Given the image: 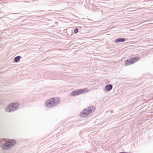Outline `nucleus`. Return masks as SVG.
Here are the masks:
<instances>
[{"mask_svg":"<svg viewBox=\"0 0 153 153\" xmlns=\"http://www.w3.org/2000/svg\"><path fill=\"white\" fill-rule=\"evenodd\" d=\"M60 101L59 98L58 97L51 98L46 102L45 105L47 107H51L57 104Z\"/></svg>","mask_w":153,"mask_h":153,"instance_id":"1","label":"nucleus"},{"mask_svg":"<svg viewBox=\"0 0 153 153\" xmlns=\"http://www.w3.org/2000/svg\"><path fill=\"white\" fill-rule=\"evenodd\" d=\"M95 107L93 106H91L87 108H85L82 111L81 113L80 116L82 117H86L93 112L95 110Z\"/></svg>","mask_w":153,"mask_h":153,"instance_id":"2","label":"nucleus"},{"mask_svg":"<svg viewBox=\"0 0 153 153\" xmlns=\"http://www.w3.org/2000/svg\"><path fill=\"white\" fill-rule=\"evenodd\" d=\"M15 143L14 141L12 140H9L7 141L6 144H4L2 146L3 149L5 150L10 149Z\"/></svg>","mask_w":153,"mask_h":153,"instance_id":"3","label":"nucleus"},{"mask_svg":"<svg viewBox=\"0 0 153 153\" xmlns=\"http://www.w3.org/2000/svg\"><path fill=\"white\" fill-rule=\"evenodd\" d=\"M88 90L87 88L80 89L74 91L72 92L71 95L72 96H75L78 95L83 94L88 92Z\"/></svg>","mask_w":153,"mask_h":153,"instance_id":"4","label":"nucleus"},{"mask_svg":"<svg viewBox=\"0 0 153 153\" xmlns=\"http://www.w3.org/2000/svg\"><path fill=\"white\" fill-rule=\"evenodd\" d=\"M140 59V58L138 57H133L130 59H127L125 61V63L126 65H128L129 64H133Z\"/></svg>","mask_w":153,"mask_h":153,"instance_id":"5","label":"nucleus"},{"mask_svg":"<svg viewBox=\"0 0 153 153\" xmlns=\"http://www.w3.org/2000/svg\"><path fill=\"white\" fill-rule=\"evenodd\" d=\"M11 105V109L13 111L15 110L18 106V104L16 102H14L10 104Z\"/></svg>","mask_w":153,"mask_h":153,"instance_id":"6","label":"nucleus"},{"mask_svg":"<svg viewBox=\"0 0 153 153\" xmlns=\"http://www.w3.org/2000/svg\"><path fill=\"white\" fill-rule=\"evenodd\" d=\"M112 88V86L111 85H107L105 87V90L108 91H110Z\"/></svg>","mask_w":153,"mask_h":153,"instance_id":"7","label":"nucleus"},{"mask_svg":"<svg viewBox=\"0 0 153 153\" xmlns=\"http://www.w3.org/2000/svg\"><path fill=\"white\" fill-rule=\"evenodd\" d=\"M125 40L124 39L120 38L117 39L116 40L115 42L116 43H118L120 42H124L125 41Z\"/></svg>","mask_w":153,"mask_h":153,"instance_id":"8","label":"nucleus"},{"mask_svg":"<svg viewBox=\"0 0 153 153\" xmlns=\"http://www.w3.org/2000/svg\"><path fill=\"white\" fill-rule=\"evenodd\" d=\"M6 110L7 112H11L12 111H13V110H12L11 109V105L10 104L6 108Z\"/></svg>","mask_w":153,"mask_h":153,"instance_id":"9","label":"nucleus"},{"mask_svg":"<svg viewBox=\"0 0 153 153\" xmlns=\"http://www.w3.org/2000/svg\"><path fill=\"white\" fill-rule=\"evenodd\" d=\"M21 57L19 56H17L14 58V60L16 62H18L20 59Z\"/></svg>","mask_w":153,"mask_h":153,"instance_id":"10","label":"nucleus"},{"mask_svg":"<svg viewBox=\"0 0 153 153\" xmlns=\"http://www.w3.org/2000/svg\"><path fill=\"white\" fill-rule=\"evenodd\" d=\"M78 31V29L77 28H75L74 30V32L75 33H77Z\"/></svg>","mask_w":153,"mask_h":153,"instance_id":"11","label":"nucleus"},{"mask_svg":"<svg viewBox=\"0 0 153 153\" xmlns=\"http://www.w3.org/2000/svg\"><path fill=\"white\" fill-rule=\"evenodd\" d=\"M120 153H128L127 152H121Z\"/></svg>","mask_w":153,"mask_h":153,"instance_id":"12","label":"nucleus"}]
</instances>
